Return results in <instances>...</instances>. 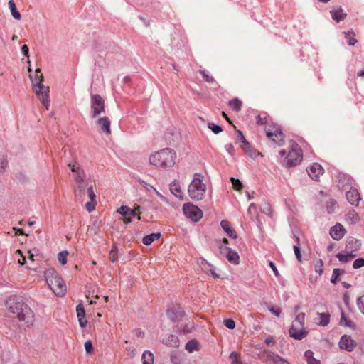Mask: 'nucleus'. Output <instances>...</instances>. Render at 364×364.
<instances>
[{"label": "nucleus", "instance_id": "1", "mask_svg": "<svg viewBox=\"0 0 364 364\" xmlns=\"http://www.w3.org/2000/svg\"><path fill=\"white\" fill-rule=\"evenodd\" d=\"M6 306L25 326L30 327L33 325L35 314L28 305L26 299L20 296H11L6 301Z\"/></svg>", "mask_w": 364, "mask_h": 364}, {"label": "nucleus", "instance_id": "2", "mask_svg": "<svg viewBox=\"0 0 364 364\" xmlns=\"http://www.w3.org/2000/svg\"><path fill=\"white\" fill-rule=\"evenodd\" d=\"M176 159V151L170 148H164L150 155L149 164L158 168L167 169L175 165Z\"/></svg>", "mask_w": 364, "mask_h": 364}, {"label": "nucleus", "instance_id": "3", "mask_svg": "<svg viewBox=\"0 0 364 364\" xmlns=\"http://www.w3.org/2000/svg\"><path fill=\"white\" fill-rule=\"evenodd\" d=\"M43 74L40 69H36L34 75H31L33 90L43 106L48 109L50 105L49 87L42 84Z\"/></svg>", "mask_w": 364, "mask_h": 364}, {"label": "nucleus", "instance_id": "4", "mask_svg": "<svg viewBox=\"0 0 364 364\" xmlns=\"http://www.w3.org/2000/svg\"><path fill=\"white\" fill-rule=\"evenodd\" d=\"M45 277L49 287L58 296H63L67 291V287L63 279L54 269H49L45 272Z\"/></svg>", "mask_w": 364, "mask_h": 364}, {"label": "nucleus", "instance_id": "5", "mask_svg": "<svg viewBox=\"0 0 364 364\" xmlns=\"http://www.w3.org/2000/svg\"><path fill=\"white\" fill-rule=\"evenodd\" d=\"M206 185L203 181V176L200 173H195L188 187L189 197L196 201L204 198L206 193Z\"/></svg>", "mask_w": 364, "mask_h": 364}, {"label": "nucleus", "instance_id": "6", "mask_svg": "<svg viewBox=\"0 0 364 364\" xmlns=\"http://www.w3.org/2000/svg\"><path fill=\"white\" fill-rule=\"evenodd\" d=\"M68 167L73 173V179L76 183L74 188L75 195L76 197L80 196L84 188L87 186V181L85 180V172L77 161L69 163Z\"/></svg>", "mask_w": 364, "mask_h": 364}, {"label": "nucleus", "instance_id": "7", "mask_svg": "<svg viewBox=\"0 0 364 364\" xmlns=\"http://www.w3.org/2000/svg\"><path fill=\"white\" fill-rule=\"evenodd\" d=\"M279 155L284 156V163L287 166L291 167L299 165L303 159V151L296 143H293L288 152L284 149L279 151Z\"/></svg>", "mask_w": 364, "mask_h": 364}, {"label": "nucleus", "instance_id": "8", "mask_svg": "<svg viewBox=\"0 0 364 364\" xmlns=\"http://www.w3.org/2000/svg\"><path fill=\"white\" fill-rule=\"evenodd\" d=\"M265 132L267 136L276 144L280 145L284 141V134L277 124H267L265 127Z\"/></svg>", "mask_w": 364, "mask_h": 364}, {"label": "nucleus", "instance_id": "9", "mask_svg": "<svg viewBox=\"0 0 364 364\" xmlns=\"http://www.w3.org/2000/svg\"><path fill=\"white\" fill-rule=\"evenodd\" d=\"M140 208L141 207L139 205H135L133 209L129 208L127 205H122L119 208L117 209V213L123 216V221L125 223H129L132 222V218L135 216H137V219L139 220H141Z\"/></svg>", "mask_w": 364, "mask_h": 364}, {"label": "nucleus", "instance_id": "10", "mask_svg": "<svg viewBox=\"0 0 364 364\" xmlns=\"http://www.w3.org/2000/svg\"><path fill=\"white\" fill-rule=\"evenodd\" d=\"M183 211L186 217L193 222L199 221L203 217V211L191 203L183 205Z\"/></svg>", "mask_w": 364, "mask_h": 364}, {"label": "nucleus", "instance_id": "11", "mask_svg": "<svg viewBox=\"0 0 364 364\" xmlns=\"http://www.w3.org/2000/svg\"><path fill=\"white\" fill-rule=\"evenodd\" d=\"M105 102L100 95H93L91 97V116L96 117L105 112Z\"/></svg>", "mask_w": 364, "mask_h": 364}, {"label": "nucleus", "instance_id": "12", "mask_svg": "<svg viewBox=\"0 0 364 364\" xmlns=\"http://www.w3.org/2000/svg\"><path fill=\"white\" fill-rule=\"evenodd\" d=\"M219 249L220 253L223 255H225L229 262L234 265L239 264L240 256L236 251L230 249L228 247H224L223 245H220Z\"/></svg>", "mask_w": 364, "mask_h": 364}, {"label": "nucleus", "instance_id": "13", "mask_svg": "<svg viewBox=\"0 0 364 364\" xmlns=\"http://www.w3.org/2000/svg\"><path fill=\"white\" fill-rule=\"evenodd\" d=\"M356 345V342L348 335H343L339 341V347L348 352L353 351Z\"/></svg>", "mask_w": 364, "mask_h": 364}, {"label": "nucleus", "instance_id": "14", "mask_svg": "<svg viewBox=\"0 0 364 364\" xmlns=\"http://www.w3.org/2000/svg\"><path fill=\"white\" fill-rule=\"evenodd\" d=\"M289 336L296 340L304 338L309 333L308 330L303 326H291L289 330Z\"/></svg>", "mask_w": 364, "mask_h": 364}, {"label": "nucleus", "instance_id": "15", "mask_svg": "<svg viewBox=\"0 0 364 364\" xmlns=\"http://www.w3.org/2000/svg\"><path fill=\"white\" fill-rule=\"evenodd\" d=\"M309 176L314 180L318 181L320 176L323 175L324 170L318 163H314L307 169Z\"/></svg>", "mask_w": 364, "mask_h": 364}, {"label": "nucleus", "instance_id": "16", "mask_svg": "<svg viewBox=\"0 0 364 364\" xmlns=\"http://www.w3.org/2000/svg\"><path fill=\"white\" fill-rule=\"evenodd\" d=\"M346 198L348 202L355 206H358L361 199L358 191L355 188H350L346 194Z\"/></svg>", "mask_w": 364, "mask_h": 364}, {"label": "nucleus", "instance_id": "17", "mask_svg": "<svg viewBox=\"0 0 364 364\" xmlns=\"http://www.w3.org/2000/svg\"><path fill=\"white\" fill-rule=\"evenodd\" d=\"M345 232L346 231L343 225L340 223H337L331 228L330 235L333 239L339 240L344 236Z\"/></svg>", "mask_w": 364, "mask_h": 364}, {"label": "nucleus", "instance_id": "18", "mask_svg": "<svg viewBox=\"0 0 364 364\" xmlns=\"http://www.w3.org/2000/svg\"><path fill=\"white\" fill-rule=\"evenodd\" d=\"M361 246V242L360 240L354 237H349L346 241V250L348 251L355 253Z\"/></svg>", "mask_w": 364, "mask_h": 364}, {"label": "nucleus", "instance_id": "19", "mask_svg": "<svg viewBox=\"0 0 364 364\" xmlns=\"http://www.w3.org/2000/svg\"><path fill=\"white\" fill-rule=\"evenodd\" d=\"M76 312L80 326L82 328H85L87 323V321L85 318V310L82 304H79L77 306Z\"/></svg>", "mask_w": 364, "mask_h": 364}, {"label": "nucleus", "instance_id": "20", "mask_svg": "<svg viewBox=\"0 0 364 364\" xmlns=\"http://www.w3.org/2000/svg\"><path fill=\"white\" fill-rule=\"evenodd\" d=\"M110 124V120L107 117L99 118L97 121V124L100 130L106 134H110L111 133Z\"/></svg>", "mask_w": 364, "mask_h": 364}, {"label": "nucleus", "instance_id": "21", "mask_svg": "<svg viewBox=\"0 0 364 364\" xmlns=\"http://www.w3.org/2000/svg\"><path fill=\"white\" fill-rule=\"evenodd\" d=\"M184 312L180 307H173L167 311V315L172 321H178L183 316Z\"/></svg>", "mask_w": 364, "mask_h": 364}, {"label": "nucleus", "instance_id": "22", "mask_svg": "<svg viewBox=\"0 0 364 364\" xmlns=\"http://www.w3.org/2000/svg\"><path fill=\"white\" fill-rule=\"evenodd\" d=\"M221 228L224 230V231L227 233V235L232 237V238H237V235L234 230V228L232 227L230 223L226 220H223L220 222Z\"/></svg>", "mask_w": 364, "mask_h": 364}, {"label": "nucleus", "instance_id": "23", "mask_svg": "<svg viewBox=\"0 0 364 364\" xmlns=\"http://www.w3.org/2000/svg\"><path fill=\"white\" fill-rule=\"evenodd\" d=\"M331 14L332 18L336 22H339L346 17V14L341 6L333 8L331 11Z\"/></svg>", "mask_w": 364, "mask_h": 364}, {"label": "nucleus", "instance_id": "24", "mask_svg": "<svg viewBox=\"0 0 364 364\" xmlns=\"http://www.w3.org/2000/svg\"><path fill=\"white\" fill-rule=\"evenodd\" d=\"M356 256L355 253L345 250L343 252H339L336 255V257L341 262H348Z\"/></svg>", "mask_w": 364, "mask_h": 364}, {"label": "nucleus", "instance_id": "25", "mask_svg": "<svg viewBox=\"0 0 364 364\" xmlns=\"http://www.w3.org/2000/svg\"><path fill=\"white\" fill-rule=\"evenodd\" d=\"M170 191L175 196L182 198V191L178 181H175L170 184Z\"/></svg>", "mask_w": 364, "mask_h": 364}, {"label": "nucleus", "instance_id": "26", "mask_svg": "<svg viewBox=\"0 0 364 364\" xmlns=\"http://www.w3.org/2000/svg\"><path fill=\"white\" fill-rule=\"evenodd\" d=\"M314 270L321 276L323 272V262L321 259L316 258L312 262Z\"/></svg>", "mask_w": 364, "mask_h": 364}, {"label": "nucleus", "instance_id": "27", "mask_svg": "<svg viewBox=\"0 0 364 364\" xmlns=\"http://www.w3.org/2000/svg\"><path fill=\"white\" fill-rule=\"evenodd\" d=\"M8 6L12 14V16L16 20H20L21 18V15L20 12L17 10L14 1L9 0L8 2Z\"/></svg>", "mask_w": 364, "mask_h": 364}, {"label": "nucleus", "instance_id": "28", "mask_svg": "<svg viewBox=\"0 0 364 364\" xmlns=\"http://www.w3.org/2000/svg\"><path fill=\"white\" fill-rule=\"evenodd\" d=\"M164 343L170 347H178L179 344L178 338L175 335H169L164 341Z\"/></svg>", "mask_w": 364, "mask_h": 364}, {"label": "nucleus", "instance_id": "29", "mask_svg": "<svg viewBox=\"0 0 364 364\" xmlns=\"http://www.w3.org/2000/svg\"><path fill=\"white\" fill-rule=\"evenodd\" d=\"M161 237V234L157 232V233H151L150 235H146L145 237H144L143 240H142V242L144 245H151L154 241L159 239Z\"/></svg>", "mask_w": 364, "mask_h": 364}, {"label": "nucleus", "instance_id": "30", "mask_svg": "<svg viewBox=\"0 0 364 364\" xmlns=\"http://www.w3.org/2000/svg\"><path fill=\"white\" fill-rule=\"evenodd\" d=\"M186 350L188 353H193V351H198L200 350V346L197 341L191 340L186 345Z\"/></svg>", "mask_w": 364, "mask_h": 364}, {"label": "nucleus", "instance_id": "31", "mask_svg": "<svg viewBox=\"0 0 364 364\" xmlns=\"http://www.w3.org/2000/svg\"><path fill=\"white\" fill-rule=\"evenodd\" d=\"M154 357L151 352L146 350L142 354L141 360L142 364H153Z\"/></svg>", "mask_w": 364, "mask_h": 364}, {"label": "nucleus", "instance_id": "32", "mask_svg": "<svg viewBox=\"0 0 364 364\" xmlns=\"http://www.w3.org/2000/svg\"><path fill=\"white\" fill-rule=\"evenodd\" d=\"M256 122L257 124L267 126L269 124V117L265 112L259 113L256 117Z\"/></svg>", "mask_w": 364, "mask_h": 364}, {"label": "nucleus", "instance_id": "33", "mask_svg": "<svg viewBox=\"0 0 364 364\" xmlns=\"http://www.w3.org/2000/svg\"><path fill=\"white\" fill-rule=\"evenodd\" d=\"M346 219L348 222L355 224L359 221V215L354 210H350L346 215Z\"/></svg>", "mask_w": 364, "mask_h": 364}, {"label": "nucleus", "instance_id": "34", "mask_svg": "<svg viewBox=\"0 0 364 364\" xmlns=\"http://www.w3.org/2000/svg\"><path fill=\"white\" fill-rule=\"evenodd\" d=\"M304 357L308 364H321L320 360L314 358V353L311 350L305 352Z\"/></svg>", "mask_w": 364, "mask_h": 364}, {"label": "nucleus", "instance_id": "35", "mask_svg": "<svg viewBox=\"0 0 364 364\" xmlns=\"http://www.w3.org/2000/svg\"><path fill=\"white\" fill-rule=\"evenodd\" d=\"M228 105L231 109L233 111L239 112L241 110L242 101L240 100L238 98L232 99L229 102Z\"/></svg>", "mask_w": 364, "mask_h": 364}, {"label": "nucleus", "instance_id": "36", "mask_svg": "<svg viewBox=\"0 0 364 364\" xmlns=\"http://www.w3.org/2000/svg\"><path fill=\"white\" fill-rule=\"evenodd\" d=\"M279 355L273 352H267L265 363L267 364H277Z\"/></svg>", "mask_w": 364, "mask_h": 364}, {"label": "nucleus", "instance_id": "37", "mask_svg": "<svg viewBox=\"0 0 364 364\" xmlns=\"http://www.w3.org/2000/svg\"><path fill=\"white\" fill-rule=\"evenodd\" d=\"M118 248L117 246L114 244L109 252V259L111 262H115L118 260Z\"/></svg>", "mask_w": 364, "mask_h": 364}, {"label": "nucleus", "instance_id": "38", "mask_svg": "<svg viewBox=\"0 0 364 364\" xmlns=\"http://www.w3.org/2000/svg\"><path fill=\"white\" fill-rule=\"evenodd\" d=\"M317 315L319 316L318 325L326 326L329 323L330 316L326 313H318Z\"/></svg>", "mask_w": 364, "mask_h": 364}, {"label": "nucleus", "instance_id": "39", "mask_svg": "<svg viewBox=\"0 0 364 364\" xmlns=\"http://www.w3.org/2000/svg\"><path fill=\"white\" fill-rule=\"evenodd\" d=\"M304 321H305V314L300 313L298 315H296L291 326H298L299 327H301V326L304 327Z\"/></svg>", "mask_w": 364, "mask_h": 364}, {"label": "nucleus", "instance_id": "40", "mask_svg": "<svg viewBox=\"0 0 364 364\" xmlns=\"http://www.w3.org/2000/svg\"><path fill=\"white\" fill-rule=\"evenodd\" d=\"M14 257L19 264L23 266L26 264V257L20 250L15 252Z\"/></svg>", "mask_w": 364, "mask_h": 364}, {"label": "nucleus", "instance_id": "41", "mask_svg": "<svg viewBox=\"0 0 364 364\" xmlns=\"http://www.w3.org/2000/svg\"><path fill=\"white\" fill-rule=\"evenodd\" d=\"M343 273L344 271L343 269L338 268L334 269L331 279V283L336 284L337 282L338 281L339 277Z\"/></svg>", "mask_w": 364, "mask_h": 364}, {"label": "nucleus", "instance_id": "42", "mask_svg": "<svg viewBox=\"0 0 364 364\" xmlns=\"http://www.w3.org/2000/svg\"><path fill=\"white\" fill-rule=\"evenodd\" d=\"M337 208H338L337 202L333 199H330L326 203V210L328 213H333Z\"/></svg>", "mask_w": 364, "mask_h": 364}, {"label": "nucleus", "instance_id": "43", "mask_svg": "<svg viewBox=\"0 0 364 364\" xmlns=\"http://www.w3.org/2000/svg\"><path fill=\"white\" fill-rule=\"evenodd\" d=\"M341 323L342 325H344V326H348L351 328H354L355 327V323L351 320L345 316L344 313H342L341 318Z\"/></svg>", "mask_w": 364, "mask_h": 364}, {"label": "nucleus", "instance_id": "44", "mask_svg": "<svg viewBox=\"0 0 364 364\" xmlns=\"http://www.w3.org/2000/svg\"><path fill=\"white\" fill-rule=\"evenodd\" d=\"M230 359L231 360L232 364H242L240 360V355L237 352H232L230 355Z\"/></svg>", "mask_w": 364, "mask_h": 364}, {"label": "nucleus", "instance_id": "45", "mask_svg": "<svg viewBox=\"0 0 364 364\" xmlns=\"http://www.w3.org/2000/svg\"><path fill=\"white\" fill-rule=\"evenodd\" d=\"M68 252L67 250H64L58 253V262L62 264L65 265L67 263V257L68 255Z\"/></svg>", "mask_w": 364, "mask_h": 364}, {"label": "nucleus", "instance_id": "46", "mask_svg": "<svg viewBox=\"0 0 364 364\" xmlns=\"http://www.w3.org/2000/svg\"><path fill=\"white\" fill-rule=\"evenodd\" d=\"M239 135L242 143L241 147L245 151L247 152L250 148V145L249 142L245 139L241 132H239Z\"/></svg>", "mask_w": 364, "mask_h": 364}, {"label": "nucleus", "instance_id": "47", "mask_svg": "<svg viewBox=\"0 0 364 364\" xmlns=\"http://www.w3.org/2000/svg\"><path fill=\"white\" fill-rule=\"evenodd\" d=\"M230 181L232 184V188L237 191H240L242 189L243 186L242 182L239 179H236L233 177L230 178Z\"/></svg>", "mask_w": 364, "mask_h": 364}, {"label": "nucleus", "instance_id": "48", "mask_svg": "<svg viewBox=\"0 0 364 364\" xmlns=\"http://www.w3.org/2000/svg\"><path fill=\"white\" fill-rule=\"evenodd\" d=\"M355 34L352 32L345 33V37L348 40L350 46H354L357 40L354 38Z\"/></svg>", "mask_w": 364, "mask_h": 364}, {"label": "nucleus", "instance_id": "49", "mask_svg": "<svg viewBox=\"0 0 364 364\" xmlns=\"http://www.w3.org/2000/svg\"><path fill=\"white\" fill-rule=\"evenodd\" d=\"M86 192L90 200H96V195L92 186H87Z\"/></svg>", "mask_w": 364, "mask_h": 364}, {"label": "nucleus", "instance_id": "50", "mask_svg": "<svg viewBox=\"0 0 364 364\" xmlns=\"http://www.w3.org/2000/svg\"><path fill=\"white\" fill-rule=\"evenodd\" d=\"M208 127L210 129H211L213 132H214L215 134H219L223 130L220 126L210 122L208 124Z\"/></svg>", "mask_w": 364, "mask_h": 364}, {"label": "nucleus", "instance_id": "51", "mask_svg": "<svg viewBox=\"0 0 364 364\" xmlns=\"http://www.w3.org/2000/svg\"><path fill=\"white\" fill-rule=\"evenodd\" d=\"M97 200H90L85 203V208L88 212H92L95 209Z\"/></svg>", "mask_w": 364, "mask_h": 364}, {"label": "nucleus", "instance_id": "52", "mask_svg": "<svg viewBox=\"0 0 364 364\" xmlns=\"http://www.w3.org/2000/svg\"><path fill=\"white\" fill-rule=\"evenodd\" d=\"M357 306L360 311L364 314V294L358 299Z\"/></svg>", "mask_w": 364, "mask_h": 364}, {"label": "nucleus", "instance_id": "53", "mask_svg": "<svg viewBox=\"0 0 364 364\" xmlns=\"http://www.w3.org/2000/svg\"><path fill=\"white\" fill-rule=\"evenodd\" d=\"M200 74L202 75L203 79L205 81H206L208 83H213L215 82V79L213 76L209 75L208 73H205L204 70L200 71Z\"/></svg>", "mask_w": 364, "mask_h": 364}, {"label": "nucleus", "instance_id": "54", "mask_svg": "<svg viewBox=\"0 0 364 364\" xmlns=\"http://www.w3.org/2000/svg\"><path fill=\"white\" fill-rule=\"evenodd\" d=\"M353 267L354 269H358V268L364 267V259L363 258L356 259L353 262Z\"/></svg>", "mask_w": 364, "mask_h": 364}, {"label": "nucleus", "instance_id": "55", "mask_svg": "<svg viewBox=\"0 0 364 364\" xmlns=\"http://www.w3.org/2000/svg\"><path fill=\"white\" fill-rule=\"evenodd\" d=\"M269 311L277 316H279L282 313L281 308L278 306H271L268 308Z\"/></svg>", "mask_w": 364, "mask_h": 364}, {"label": "nucleus", "instance_id": "56", "mask_svg": "<svg viewBox=\"0 0 364 364\" xmlns=\"http://www.w3.org/2000/svg\"><path fill=\"white\" fill-rule=\"evenodd\" d=\"M224 325L229 329H233L235 328V321L231 319V318H228V319H225L224 320Z\"/></svg>", "mask_w": 364, "mask_h": 364}, {"label": "nucleus", "instance_id": "57", "mask_svg": "<svg viewBox=\"0 0 364 364\" xmlns=\"http://www.w3.org/2000/svg\"><path fill=\"white\" fill-rule=\"evenodd\" d=\"M294 251L297 260L299 261V262H302L301 254V250H300L299 247L298 245H294Z\"/></svg>", "mask_w": 364, "mask_h": 364}, {"label": "nucleus", "instance_id": "58", "mask_svg": "<svg viewBox=\"0 0 364 364\" xmlns=\"http://www.w3.org/2000/svg\"><path fill=\"white\" fill-rule=\"evenodd\" d=\"M85 348L88 354H91L93 350L92 343L90 341H87L85 343Z\"/></svg>", "mask_w": 364, "mask_h": 364}, {"label": "nucleus", "instance_id": "59", "mask_svg": "<svg viewBox=\"0 0 364 364\" xmlns=\"http://www.w3.org/2000/svg\"><path fill=\"white\" fill-rule=\"evenodd\" d=\"M7 165L6 160L4 155L0 156V172L4 170Z\"/></svg>", "mask_w": 364, "mask_h": 364}, {"label": "nucleus", "instance_id": "60", "mask_svg": "<svg viewBox=\"0 0 364 364\" xmlns=\"http://www.w3.org/2000/svg\"><path fill=\"white\" fill-rule=\"evenodd\" d=\"M269 265L270 268L272 269V271L274 272V275L277 277H278L279 276V271H278L277 268L276 267V265L274 264V263L273 262H269Z\"/></svg>", "mask_w": 364, "mask_h": 364}, {"label": "nucleus", "instance_id": "61", "mask_svg": "<svg viewBox=\"0 0 364 364\" xmlns=\"http://www.w3.org/2000/svg\"><path fill=\"white\" fill-rule=\"evenodd\" d=\"M264 342L267 346H273L275 343V341L272 336H268Z\"/></svg>", "mask_w": 364, "mask_h": 364}, {"label": "nucleus", "instance_id": "62", "mask_svg": "<svg viewBox=\"0 0 364 364\" xmlns=\"http://www.w3.org/2000/svg\"><path fill=\"white\" fill-rule=\"evenodd\" d=\"M28 50H29L28 47L26 45H23L21 47V51H22L23 54L26 57H28Z\"/></svg>", "mask_w": 364, "mask_h": 364}, {"label": "nucleus", "instance_id": "63", "mask_svg": "<svg viewBox=\"0 0 364 364\" xmlns=\"http://www.w3.org/2000/svg\"><path fill=\"white\" fill-rule=\"evenodd\" d=\"M277 364H290L288 361L279 356Z\"/></svg>", "mask_w": 364, "mask_h": 364}, {"label": "nucleus", "instance_id": "64", "mask_svg": "<svg viewBox=\"0 0 364 364\" xmlns=\"http://www.w3.org/2000/svg\"><path fill=\"white\" fill-rule=\"evenodd\" d=\"M256 205L254 203H251L249 206L248 211L250 213L252 210H256Z\"/></svg>", "mask_w": 364, "mask_h": 364}]
</instances>
